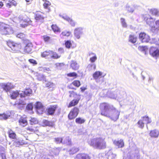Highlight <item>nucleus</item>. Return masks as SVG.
Here are the masks:
<instances>
[{
  "mask_svg": "<svg viewBox=\"0 0 159 159\" xmlns=\"http://www.w3.org/2000/svg\"><path fill=\"white\" fill-rule=\"evenodd\" d=\"M70 66L74 70H77L79 68V65L77 62L74 60L71 61Z\"/></svg>",
  "mask_w": 159,
  "mask_h": 159,
  "instance_id": "obj_24",
  "label": "nucleus"
},
{
  "mask_svg": "<svg viewBox=\"0 0 159 159\" xmlns=\"http://www.w3.org/2000/svg\"><path fill=\"white\" fill-rule=\"evenodd\" d=\"M4 147L2 146H0V155L2 156V157L3 156H4V157H5V155L4 153H2V152L4 151Z\"/></svg>",
  "mask_w": 159,
  "mask_h": 159,
  "instance_id": "obj_54",
  "label": "nucleus"
},
{
  "mask_svg": "<svg viewBox=\"0 0 159 159\" xmlns=\"http://www.w3.org/2000/svg\"><path fill=\"white\" fill-rule=\"evenodd\" d=\"M44 110V106L42 107L41 108H39L36 109L37 112L39 114H41L43 112Z\"/></svg>",
  "mask_w": 159,
  "mask_h": 159,
  "instance_id": "obj_45",
  "label": "nucleus"
},
{
  "mask_svg": "<svg viewBox=\"0 0 159 159\" xmlns=\"http://www.w3.org/2000/svg\"><path fill=\"white\" fill-rule=\"evenodd\" d=\"M85 121V120L80 117L76 118L75 120V122L77 124H80L84 123Z\"/></svg>",
  "mask_w": 159,
  "mask_h": 159,
  "instance_id": "obj_39",
  "label": "nucleus"
},
{
  "mask_svg": "<svg viewBox=\"0 0 159 159\" xmlns=\"http://www.w3.org/2000/svg\"><path fill=\"white\" fill-rule=\"evenodd\" d=\"M7 44L11 48V50L14 52L20 51L22 48V46L20 43H16L11 40L7 41Z\"/></svg>",
  "mask_w": 159,
  "mask_h": 159,
  "instance_id": "obj_6",
  "label": "nucleus"
},
{
  "mask_svg": "<svg viewBox=\"0 0 159 159\" xmlns=\"http://www.w3.org/2000/svg\"><path fill=\"white\" fill-rule=\"evenodd\" d=\"M111 115H109V117L114 121H116L119 118L120 115V112L112 106V107L110 110Z\"/></svg>",
  "mask_w": 159,
  "mask_h": 159,
  "instance_id": "obj_7",
  "label": "nucleus"
},
{
  "mask_svg": "<svg viewBox=\"0 0 159 159\" xmlns=\"http://www.w3.org/2000/svg\"><path fill=\"white\" fill-rule=\"evenodd\" d=\"M79 111L78 107H74L71 109L68 115V118L70 120L74 119L78 116Z\"/></svg>",
  "mask_w": 159,
  "mask_h": 159,
  "instance_id": "obj_8",
  "label": "nucleus"
},
{
  "mask_svg": "<svg viewBox=\"0 0 159 159\" xmlns=\"http://www.w3.org/2000/svg\"><path fill=\"white\" fill-rule=\"evenodd\" d=\"M71 25L72 27H74L76 25V23L72 19L71 21L69 22Z\"/></svg>",
  "mask_w": 159,
  "mask_h": 159,
  "instance_id": "obj_58",
  "label": "nucleus"
},
{
  "mask_svg": "<svg viewBox=\"0 0 159 159\" xmlns=\"http://www.w3.org/2000/svg\"><path fill=\"white\" fill-rule=\"evenodd\" d=\"M75 159H91V157L89 154L86 153H79L76 156Z\"/></svg>",
  "mask_w": 159,
  "mask_h": 159,
  "instance_id": "obj_16",
  "label": "nucleus"
},
{
  "mask_svg": "<svg viewBox=\"0 0 159 159\" xmlns=\"http://www.w3.org/2000/svg\"><path fill=\"white\" fill-rule=\"evenodd\" d=\"M43 2V8L46 10V12L49 13L52 11V6L51 5V3L47 0H42Z\"/></svg>",
  "mask_w": 159,
  "mask_h": 159,
  "instance_id": "obj_13",
  "label": "nucleus"
},
{
  "mask_svg": "<svg viewBox=\"0 0 159 159\" xmlns=\"http://www.w3.org/2000/svg\"><path fill=\"white\" fill-rule=\"evenodd\" d=\"M79 151V149L78 148L73 147L69 150V153L70 154L73 155L78 152Z\"/></svg>",
  "mask_w": 159,
  "mask_h": 159,
  "instance_id": "obj_38",
  "label": "nucleus"
},
{
  "mask_svg": "<svg viewBox=\"0 0 159 159\" xmlns=\"http://www.w3.org/2000/svg\"><path fill=\"white\" fill-rule=\"evenodd\" d=\"M20 91L16 90L13 91L10 94V97L12 99H16L20 95Z\"/></svg>",
  "mask_w": 159,
  "mask_h": 159,
  "instance_id": "obj_21",
  "label": "nucleus"
},
{
  "mask_svg": "<svg viewBox=\"0 0 159 159\" xmlns=\"http://www.w3.org/2000/svg\"><path fill=\"white\" fill-rule=\"evenodd\" d=\"M51 28L53 31L55 33H60L61 31L60 28L56 24H52L51 25Z\"/></svg>",
  "mask_w": 159,
  "mask_h": 159,
  "instance_id": "obj_26",
  "label": "nucleus"
},
{
  "mask_svg": "<svg viewBox=\"0 0 159 159\" xmlns=\"http://www.w3.org/2000/svg\"><path fill=\"white\" fill-rule=\"evenodd\" d=\"M67 76L69 77H74L75 78L78 77L77 74L75 72H72L68 73L66 74Z\"/></svg>",
  "mask_w": 159,
  "mask_h": 159,
  "instance_id": "obj_43",
  "label": "nucleus"
},
{
  "mask_svg": "<svg viewBox=\"0 0 159 159\" xmlns=\"http://www.w3.org/2000/svg\"><path fill=\"white\" fill-rule=\"evenodd\" d=\"M159 134V131L156 129H153L150 131L149 135L151 137L157 138Z\"/></svg>",
  "mask_w": 159,
  "mask_h": 159,
  "instance_id": "obj_29",
  "label": "nucleus"
},
{
  "mask_svg": "<svg viewBox=\"0 0 159 159\" xmlns=\"http://www.w3.org/2000/svg\"><path fill=\"white\" fill-rule=\"evenodd\" d=\"M43 39L45 42H48L51 39L50 37L47 35H44L43 36Z\"/></svg>",
  "mask_w": 159,
  "mask_h": 159,
  "instance_id": "obj_52",
  "label": "nucleus"
},
{
  "mask_svg": "<svg viewBox=\"0 0 159 159\" xmlns=\"http://www.w3.org/2000/svg\"><path fill=\"white\" fill-rule=\"evenodd\" d=\"M137 38L134 35L130 34L129 36V42L134 43L137 42Z\"/></svg>",
  "mask_w": 159,
  "mask_h": 159,
  "instance_id": "obj_35",
  "label": "nucleus"
},
{
  "mask_svg": "<svg viewBox=\"0 0 159 159\" xmlns=\"http://www.w3.org/2000/svg\"><path fill=\"white\" fill-rule=\"evenodd\" d=\"M89 144L94 148L100 150L104 149L107 148V143L105 139L102 137L92 139L89 142Z\"/></svg>",
  "mask_w": 159,
  "mask_h": 159,
  "instance_id": "obj_1",
  "label": "nucleus"
},
{
  "mask_svg": "<svg viewBox=\"0 0 159 159\" xmlns=\"http://www.w3.org/2000/svg\"><path fill=\"white\" fill-rule=\"evenodd\" d=\"M152 14L153 15L157 16L158 15V11L156 9H153L151 11Z\"/></svg>",
  "mask_w": 159,
  "mask_h": 159,
  "instance_id": "obj_55",
  "label": "nucleus"
},
{
  "mask_svg": "<svg viewBox=\"0 0 159 159\" xmlns=\"http://www.w3.org/2000/svg\"><path fill=\"white\" fill-rule=\"evenodd\" d=\"M63 139L61 137H57L54 138V141L57 143H62Z\"/></svg>",
  "mask_w": 159,
  "mask_h": 159,
  "instance_id": "obj_47",
  "label": "nucleus"
},
{
  "mask_svg": "<svg viewBox=\"0 0 159 159\" xmlns=\"http://www.w3.org/2000/svg\"><path fill=\"white\" fill-rule=\"evenodd\" d=\"M29 122L31 125H34L38 124L39 121L36 118L31 117L29 120Z\"/></svg>",
  "mask_w": 159,
  "mask_h": 159,
  "instance_id": "obj_36",
  "label": "nucleus"
},
{
  "mask_svg": "<svg viewBox=\"0 0 159 159\" xmlns=\"http://www.w3.org/2000/svg\"><path fill=\"white\" fill-rule=\"evenodd\" d=\"M64 19L65 20H66L67 21L69 22L71 21V20H72V19L70 18V17L66 16L65 17H63Z\"/></svg>",
  "mask_w": 159,
  "mask_h": 159,
  "instance_id": "obj_59",
  "label": "nucleus"
},
{
  "mask_svg": "<svg viewBox=\"0 0 159 159\" xmlns=\"http://www.w3.org/2000/svg\"><path fill=\"white\" fill-rule=\"evenodd\" d=\"M43 106L41 102H37L35 103V109H37L39 108H40Z\"/></svg>",
  "mask_w": 159,
  "mask_h": 159,
  "instance_id": "obj_51",
  "label": "nucleus"
},
{
  "mask_svg": "<svg viewBox=\"0 0 159 159\" xmlns=\"http://www.w3.org/2000/svg\"><path fill=\"white\" fill-rule=\"evenodd\" d=\"M19 125L23 127H25L28 125V121L25 118L21 117L19 120Z\"/></svg>",
  "mask_w": 159,
  "mask_h": 159,
  "instance_id": "obj_25",
  "label": "nucleus"
},
{
  "mask_svg": "<svg viewBox=\"0 0 159 159\" xmlns=\"http://www.w3.org/2000/svg\"><path fill=\"white\" fill-rule=\"evenodd\" d=\"M149 53L150 55L154 57L159 56V49L155 47H152L150 48Z\"/></svg>",
  "mask_w": 159,
  "mask_h": 159,
  "instance_id": "obj_14",
  "label": "nucleus"
},
{
  "mask_svg": "<svg viewBox=\"0 0 159 159\" xmlns=\"http://www.w3.org/2000/svg\"><path fill=\"white\" fill-rule=\"evenodd\" d=\"M58 108V106L57 104L50 105L46 110L47 115H53Z\"/></svg>",
  "mask_w": 159,
  "mask_h": 159,
  "instance_id": "obj_10",
  "label": "nucleus"
},
{
  "mask_svg": "<svg viewBox=\"0 0 159 159\" xmlns=\"http://www.w3.org/2000/svg\"><path fill=\"white\" fill-rule=\"evenodd\" d=\"M36 128L33 126H28L26 128V130L30 132H35Z\"/></svg>",
  "mask_w": 159,
  "mask_h": 159,
  "instance_id": "obj_49",
  "label": "nucleus"
},
{
  "mask_svg": "<svg viewBox=\"0 0 159 159\" xmlns=\"http://www.w3.org/2000/svg\"><path fill=\"white\" fill-rule=\"evenodd\" d=\"M61 55L57 53L56 52L51 50L50 58L52 59H57L60 58Z\"/></svg>",
  "mask_w": 159,
  "mask_h": 159,
  "instance_id": "obj_28",
  "label": "nucleus"
},
{
  "mask_svg": "<svg viewBox=\"0 0 159 159\" xmlns=\"http://www.w3.org/2000/svg\"><path fill=\"white\" fill-rule=\"evenodd\" d=\"M92 54L94 55L93 57L90 58V61L91 62L93 63V62H94L95 61L97 60V57L95 54H94L92 53H90L89 54V55H90Z\"/></svg>",
  "mask_w": 159,
  "mask_h": 159,
  "instance_id": "obj_46",
  "label": "nucleus"
},
{
  "mask_svg": "<svg viewBox=\"0 0 159 159\" xmlns=\"http://www.w3.org/2000/svg\"><path fill=\"white\" fill-rule=\"evenodd\" d=\"M80 81L78 80H74L68 86V88L69 89L76 90V89L72 87V85L75 87L78 88L81 85Z\"/></svg>",
  "mask_w": 159,
  "mask_h": 159,
  "instance_id": "obj_15",
  "label": "nucleus"
},
{
  "mask_svg": "<svg viewBox=\"0 0 159 159\" xmlns=\"http://www.w3.org/2000/svg\"><path fill=\"white\" fill-rule=\"evenodd\" d=\"M106 74H103V73L100 71H96L93 75L94 79L97 80L101 78H103Z\"/></svg>",
  "mask_w": 159,
  "mask_h": 159,
  "instance_id": "obj_20",
  "label": "nucleus"
},
{
  "mask_svg": "<svg viewBox=\"0 0 159 159\" xmlns=\"http://www.w3.org/2000/svg\"><path fill=\"white\" fill-rule=\"evenodd\" d=\"M45 18L44 13L40 11H36L34 14V19L37 22H43Z\"/></svg>",
  "mask_w": 159,
  "mask_h": 159,
  "instance_id": "obj_9",
  "label": "nucleus"
},
{
  "mask_svg": "<svg viewBox=\"0 0 159 159\" xmlns=\"http://www.w3.org/2000/svg\"><path fill=\"white\" fill-rule=\"evenodd\" d=\"M2 88L6 92H9L10 90L15 88V86L12 84L11 83H2L1 85Z\"/></svg>",
  "mask_w": 159,
  "mask_h": 159,
  "instance_id": "obj_12",
  "label": "nucleus"
},
{
  "mask_svg": "<svg viewBox=\"0 0 159 159\" xmlns=\"http://www.w3.org/2000/svg\"><path fill=\"white\" fill-rule=\"evenodd\" d=\"M10 116L5 113L0 114V119L1 120H6Z\"/></svg>",
  "mask_w": 159,
  "mask_h": 159,
  "instance_id": "obj_41",
  "label": "nucleus"
},
{
  "mask_svg": "<svg viewBox=\"0 0 159 159\" xmlns=\"http://www.w3.org/2000/svg\"><path fill=\"white\" fill-rule=\"evenodd\" d=\"M66 140V143H67L68 144H71V141L70 139L68 138Z\"/></svg>",
  "mask_w": 159,
  "mask_h": 159,
  "instance_id": "obj_62",
  "label": "nucleus"
},
{
  "mask_svg": "<svg viewBox=\"0 0 159 159\" xmlns=\"http://www.w3.org/2000/svg\"><path fill=\"white\" fill-rule=\"evenodd\" d=\"M51 50L45 51L41 53V56L43 57L47 58L48 56L50 57Z\"/></svg>",
  "mask_w": 159,
  "mask_h": 159,
  "instance_id": "obj_33",
  "label": "nucleus"
},
{
  "mask_svg": "<svg viewBox=\"0 0 159 159\" xmlns=\"http://www.w3.org/2000/svg\"><path fill=\"white\" fill-rule=\"evenodd\" d=\"M3 5L4 4L3 2L1 1H0V8H1L3 7Z\"/></svg>",
  "mask_w": 159,
  "mask_h": 159,
  "instance_id": "obj_63",
  "label": "nucleus"
},
{
  "mask_svg": "<svg viewBox=\"0 0 159 159\" xmlns=\"http://www.w3.org/2000/svg\"><path fill=\"white\" fill-rule=\"evenodd\" d=\"M155 24L156 25H158L159 27V20H156L155 22Z\"/></svg>",
  "mask_w": 159,
  "mask_h": 159,
  "instance_id": "obj_64",
  "label": "nucleus"
},
{
  "mask_svg": "<svg viewBox=\"0 0 159 159\" xmlns=\"http://www.w3.org/2000/svg\"><path fill=\"white\" fill-rule=\"evenodd\" d=\"M27 143H25L23 140H22L21 141H14L13 142V145L16 147H19L20 146L23 145L27 144Z\"/></svg>",
  "mask_w": 159,
  "mask_h": 159,
  "instance_id": "obj_27",
  "label": "nucleus"
},
{
  "mask_svg": "<svg viewBox=\"0 0 159 159\" xmlns=\"http://www.w3.org/2000/svg\"><path fill=\"white\" fill-rule=\"evenodd\" d=\"M32 93V90L29 88H26L25 90L22 91V93L20 94V96L21 98L25 97L26 96H29Z\"/></svg>",
  "mask_w": 159,
  "mask_h": 159,
  "instance_id": "obj_19",
  "label": "nucleus"
},
{
  "mask_svg": "<svg viewBox=\"0 0 159 159\" xmlns=\"http://www.w3.org/2000/svg\"><path fill=\"white\" fill-rule=\"evenodd\" d=\"M140 120H142V121L144 122V124H149L152 122L151 120L147 116H144L142 117Z\"/></svg>",
  "mask_w": 159,
  "mask_h": 159,
  "instance_id": "obj_34",
  "label": "nucleus"
},
{
  "mask_svg": "<svg viewBox=\"0 0 159 159\" xmlns=\"http://www.w3.org/2000/svg\"><path fill=\"white\" fill-rule=\"evenodd\" d=\"M70 32L65 30L62 32L61 34L63 36L68 37L70 35Z\"/></svg>",
  "mask_w": 159,
  "mask_h": 159,
  "instance_id": "obj_48",
  "label": "nucleus"
},
{
  "mask_svg": "<svg viewBox=\"0 0 159 159\" xmlns=\"http://www.w3.org/2000/svg\"><path fill=\"white\" fill-rule=\"evenodd\" d=\"M9 138L11 139H16L17 135L15 132L12 129H9L7 132Z\"/></svg>",
  "mask_w": 159,
  "mask_h": 159,
  "instance_id": "obj_18",
  "label": "nucleus"
},
{
  "mask_svg": "<svg viewBox=\"0 0 159 159\" xmlns=\"http://www.w3.org/2000/svg\"><path fill=\"white\" fill-rule=\"evenodd\" d=\"M28 61L33 65H35L37 64V62L36 60L32 59H30L28 60Z\"/></svg>",
  "mask_w": 159,
  "mask_h": 159,
  "instance_id": "obj_53",
  "label": "nucleus"
},
{
  "mask_svg": "<svg viewBox=\"0 0 159 159\" xmlns=\"http://www.w3.org/2000/svg\"><path fill=\"white\" fill-rule=\"evenodd\" d=\"M13 33L12 29L8 26L5 23L0 22V34L5 35L12 34Z\"/></svg>",
  "mask_w": 159,
  "mask_h": 159,
  "instance_id": "obj_4",
  "label": "nucleus"
},
{
  "mask_svg": "<svg viewBox=\"0 0 159 159\" xmlns=\"http://www.w3.org/2000/svg\"><path fill=\"white\" fill-rule=\"evenodd\" d=\"M87 89V88L86 86V87L83 86L82 87H81L80 88V89L81 90V91L82 92H84L85 90H86Z\"/></svg>",
  "mask_w": 159,
  "mask_h": 159,
  "instance_id": "obj_61",
  "label": "nucleus"
},
{
  "mask_svg": "<svg viewBox=\"0 0 159 159\" xmlns=\"http://www.w3.org/2000/svg\"><path fill=\"white\" fill-rule=\"evenodd\" d=\"M58 51L60 54L63 53L64 52V50L63 48H60L58 49Z\"/></svg>",
  "mask_w": 159,
  "mask_h": 159,
  "instance_id": "obj_60",
  "label": "nucleus"
},
{
  "mask_svg": "<svg viewBox=\"0 0 159 159\" xmlns=\"http://www.w3.org/2000/svg\"><path fill=\"white\" fill-rule=\"evenodd\" d=\"M26 109L28 111H32V113H33V106L32 103H30L28 104L26 106Z\"/></svg>",
  "mask_w": 159,
  "mask_h": 159,
  "instance_id": "obj_42",
  "label": "nucleus"
},
{
  "mask_svg": "<svg viewBox=\"0 0 159 159\" xmlns=\"http://www.w3.org/2000/svg\"><path fill=\"white\" fill-rule=\"evenodd\" d=\"M17 3L15 0H9L8 2L6 4L7 7L10 8L12 6H16L17 5Z\"/></svg>",
  "mask_w": 159,
  "mask_h": 159,
  "instance_id": "obj_31",
  "label": "nucleus"
},
{
  "mask_svg": "<svg viewBox=\"0 0 159 159\" xmlns=\"http://www.w3.org/2000/svg\"><path fill=\"white\" fill-rule=\"evenodd\" d=\"M33 45L32 43H28L25 46L24 48V52L27 53H31L32 50Z\"/></svg>",
  "mask_w": 159,
  "mask_h": 159,
  "instance_id": "obj_17",
  "label": "nucleus"
},
{
  "mask_svg": "<svg viewBox=\"0 0 159 159\" xmlns=\"http://www.w3.org/2000/svg\"><path fill=\"white\" fill-rule=\"evenodd\" d=\"M138 48L139 51L144 52L145 54H146L148 50V48L147 46H139Z\"/></svg>",
  "mask_w": 159,
  "mask_h": 159,
  "instance_id": "obj_37",
  "label": "nucleus"
},
{
  "mask_svg": "<svg viewBox=\"0 0 159 159\" xmlns=\"http://www.w3.org/2000/svg\"><path fill=\"white\" fill-rule=\"evenodd\" d=\"M20 23V26L22 28H25L31 24L32 21L27 16L22 17L19 16L18 17Z\"/></svg>",
  "mask_w": 159,
  "mask_h": 159,
  "instance_id": "obj_5",
  "label": "nucleus"
},
{
  "mask_svg": "<svg viewBox=\"0 0 159 159\" xmlns=\"http://www.w3.org/2000/svg\"><path fill=\"white\" fill-rule=\"evenodd\" d=\"M139 39L142 43H148L150 40V36L144 32H141L139 34Z\"/></svg>",
  "mask_w": 159,
  "mask_h": 159,
  "instance_id": "obj_11",
  "label": "nucleus"
},
{
  "mask_svg": "<svg viewBox=\"0 0 159 159\" xmlns=\"http://www.w3.org/2000/svg\"><path fill=\"white\" fill-rule=\"evenodd\" d=\"M138 127L141 129H143L144 126V123L142 120H139L137 122Z\"/></svg>",
  "mask_w": 159,
  "mask_h": 159,
  "instance_id": "obj_44",
  "label": "nucleus"
},
{
  "mask_svg": "<svg viewBox=\"0 0 159 159\" xmlns=\"http://www.w3.org/2000/svg\"><path fill=\"white\" fill-rule=\"evenodd\" d=\"M69 97L74 98V99L70 102L67 106L68 108H70L75 107L78 104L80 100V95L74 91H69Z\"/></svg>",
  "mask_w": 159,
  "mask_h": 159,
  "instance_id": "obj_2",
  "label": "nucleus"
},
{
  "mask_svg": "<svg viewBox=\"0 0 159 159\" xmlns=\"http://www.w3.org/2000/svg\"><path fill=\"white\" fill-rule=\"evenodd\" d=\"M146 21L147 24L149 25H151L154 23V20L152 18L150 17L147 18L146 20Z\"/></svg>",
  "mask_w": 159,
  "mask_h": 159,
  "instance_id": "obj_40",
  "label": "nucleus"
},
{
  "mask_svg": "<svg viewBox=\"0 0 159 159\" xmlns=\"http://www.w3.org/2000/svg\"><path fill=\"white\" fill-rule=\"evenodd\" d=\"M121 22L122 24V25L124 27H126L127 25L125 21V20L124 19L122 18L121 19Z\"/></svg>",
  "mask_w": 159,
  "mask_h": 159,
  "instance_id": "obj_56",
  "label": "nucleus"
},
{
  "mask_svg": "<svg viewBox=\"0 0 159 159\" xmlns=\"http://www.w3.org/2000/svg\"><path fill=\"white\" fill-rule=\"evenodd\" d=\"M99 107L101 115L107 117L109 116V110H111L112 106L110 107L107 103L103 102L100 103Z\"/></svg>",
  "mask_w": 159,
  "mask_h": 159,
  "instance_id": "obj_3",
  "label": "nucleus"
},
{
  "mask_svg": "<svg viewBox=\"0 0 159 159\" xmlns=\"http://www.w3.org/2000/svg\"><path fill=\"white\" fill-rule=\"evenodd\" d=\"M65 44L66 47L67 48H70L72 45L71 42L70 40L66 41L65 42Z\"/></svg>",
  "mask_w": 159,
  "mask_h": 159,
  "instance_id": "obj_50",
  "label": "nucleus"
},
{
  "mask_svg": "<svg viewBox=\"0 0 159 159\" xmlns=\"http://www.w3.org/2000/svg\"><path fill=\"white\" fill-rule=\"evenodd\" d=\"M82 29L81 28H76L75 30L74 35L75 38L79 39L80 37V35L82 34Z\"/></svg>",
  "mask_w": 159,
  "mask_h": 159,
  "instance_id": "obj_23",
  "label": "nucleus"
},
{
  "mask_svg": "<svg viewBox=\"0 0 159 159\" xmlns=\"http://www.w3.org/2000/svg\"><path fill=\"white\" fill-rule=\"evenodd\" d=\"M114 144L118 147V148H122L124 146V142L122 139L119 140H115L113 141Z\"/></svg>",
  "mask_w": 159,
  "mask_h": 159,
  "instance_id": "obj_22",
  "label": "nucleus"
},
{
  "mask_svg": "<svg viewBox=\"0 0 159 159\" xmlns=\"http://www.w3.org/2000/svg\"><path fill=\"white\" fill-rule=\"evenodd\" d=\"M42 124L43 126H48L52 127L54 125L53 122L46 120H43Z\"/></svg>",
  "mask_w": 159,
  "mask_h": 159,
  "instance_id": "obj_32",
  "label": "nucleus"
},
{
  "mask_svg": "<svg viewBox=\"0 0 159 159\" xmlns=\"http://www.w3.org/2000/svg\"><path fill=\"white\" fill-rule=\"evenodd\" d=\"M17 38L20 39L23 41L26 40L27 35L23 33H20L17 34L16 35Z\"/></svg>",
  "mask_w": 159,
  "mask_h": 159,
  "instance_id": "obj_30",
  "label": "nucleus"
},
{
  "mask_svg": "<svg viewBox=\"0 0 159 159\" xmlns=\"http://www.w3.org/2000/svg\"><path fill=\"white\" fill-rule=\"evenodd\" d=\"M53 86V83L51 82H48L46 85V86L49 88H51Z\"/></svg>",
  "mask_w": 159,
  "mask_h": 159,
  "instance_id": "obj_57",
  "label": "nucleus"
}]
</instances>
